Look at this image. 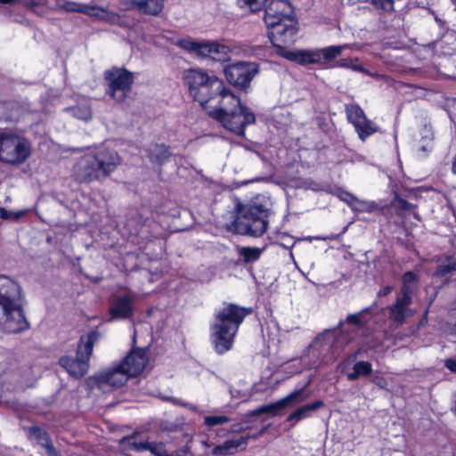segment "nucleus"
I'll list each match as a JSON object with an SVG mask.
<instances>
[{
    "label": "nucleus",
    "mask_w": 456,
    "mask_h": 456,
    "mask_svg": "<svg viewBox=\"0 0 456 456\" xmlns=\"http://www.w3.org/2000/svg\"><path fill=\"white\" fill-rule=\"evenodd\" d=\"M183 85L189 95L207 113L226 100L232 90L224 81L215 74L201 68H191L183 74Z\"/></svg>",
    "instance_id": "1"
},
{
    "label": "nucleus",
    "mask_w": 456,
    "mask_h": 456,
    "mask_svg": "<svg viewBox=\"0 0 456 456\" xmlns=\"http://www.w3.org/2000/svg\"><path fill=\"white\" fill-rule=\"evenodd\" d=\"M253 312L252 307L227 302L216 310L210 325V341L216 354H224L232 348L240 326Z\"/></svg>",
    "instance_id": "2"
},
{
    "label": "nucleus",
    "mask_w": 456,
    "mask_h": 456,
    "mask_svg": "<svg viewBox=\"0 0 456 456\" xmlns=\"http://www.w3.org/2000/svg\"><path fill=\"white\" fill-rule=\"evenodd\" d=\"M264 21L273 45L295 43L298 27L289 0H271L265 9Z\"/></svg>",
    "instance_id": "3"
},
{
    "label": "nucleus",
    "mask_w": 456,
    "mask_h": 456,
    "mask_svg": "<svg viewBox=\"0 0 456 456\" xmlns=\"http://www.w3.org/2000/svg\"><path fill=\"white\" fill-rule=\"evenodd\" d=\"M22 300L23 296L19 283L7 276L0 275V307L4 317V332L17 334L29 329Z\"/></svg>",
    "instance_id": "4"
},
{
    "label": "nucleus",
    "mask_w": 456,
    "mask_h": 456,
    "mask_svg": "<svg viewBox=\"0 0 456 456\" xmlns=\"http://www.w3.org/2000/svg\"><path fill=\"white\" fill-rule=\"evenodd\" d=\"M270 209L256 202L243 203L237 200L232 211V221L226 230L234 234L259 238L269 226Z\"/></svg>",
    "instance_id": "5"
},
{
    "label": "nucleus",
    "mask_w": 456,
    "mask_h": 456,
    "mask_svg": "<svg viewBox=\"0 0 456 456\" xmlns=\"http://www.w3.org/2000/svg\"><path fill=\"white\" fill-rule=\"evenodd\" d=\"M208 116L218 121L225 129L237 135H244L246 127L256 122L255 114L241 102L240 96L232 91L226 100L213 110H208Z\"/></svg>",
    "instance_id": "6"
},
{
    "label": "nucleus",
    "mask_w": 456,
    "mask_h": 456,
    "mask_svg": "<svg viewBox=\"0 0 456 456\" xmlns=\"http://www.w3.org/2000/svg\"><path fill=\"white\" fill-rule=\"evenodd\" d=\"M148 363V356L144 349H132L119 362L96 375L99 386L107 385L111 387L124 386L130 378L141 375Z\"/></svg>",
    "instance_id": "7"
},
{
    "label": "nucleus",
    "mask_w": 456,
    "mask_h": 456,
    "mask_svg": "<svg viewBox=\"0 0 456 456\" xmlns=\"http://www.w3.org/2000/svg\"><path fill=\"white\" fill-rule=\"evenodd\" d=\"M121 158L112 149L101 148L92 154L84 156L76 174L79 183H90L109 177L119 166Z\"/></svg>",
    "instance_id": "8"
},
{
    "label": "nucleus",
    "mask_w": 456,
    "mask_h": 456,
    "mask_svg": "<svg viewBox=\"0 0 456 456\" xmlns=\"http://www.w3.org/2000/svg\"><path fill=\"white\" fill-rule=\"evenodd\" d=\"M290 45L284 44L273 45V47L276 48V52L280 56L302 66L310 64L324 65L340 55L343 50V47L340 45H330L315 50H287V47Z\"/></svg>",
    "instance_id": "9"
},
{
    "label": "nucleus",
    "mask_w": 456,
    "mask_h": 456,
    "mask_svg": "<svg viewBox=\"0 0 456 456\" xmlns=\"http://www.w3.org/2000/svg\"><path fill=\"white\" fill-rule=\"evenodd\" d=\"M175 45L199 59H210L217 62H227L231 60L230 46L216 40L196 41L190 37L179 38Z\"/></svg>",
    "instance_id": "10"
},
{
    "label": "nucleus",
    "mask_w": 456,
    "mask_h": 456,
    "mask_svg": "<svg viewBox=\"0 0 456 456\" xmlns=\"http://www.w3.org/2000/svg\"><path fill=\"white\" fill-rule=\"evenodd\" d=\"M108 83L107 94L118 102H123L131 92L134 83V75L132 71L122 67H112L103 73Z\"/></svg>",
    "instance_id": "11"
},
{
    "label": "nucleus",
    "mask_w": 456,
    "mask_h": 456,
    "mask_svg": "<svg viewBox=\"0 0 456 456\" xmlns=\"http://www.w3.org/2000/svg\"><path fill=\"white\" fill-rule=\"evenodd\" d=\"M223 72L229 85L240 91L247 92L253 78L259 72V64L254 61H234L225 64Z\"/></svg>",
    "instance_id": "12"
},
{
    "label": "nucleus",
    "mask_w": 456,
    "mask_h": 456,
    "mask_svg": "<svg viewBox=\"0 0 456 456\" xmlns=\"http://www.w3.org/2000/svg\"><path fill=\"white\" fill-rule=\"evenodd\" d=\"M30 156V146L16 134H0V161L17 165Z\"/></svg>",
    "instance_id": "13"
},
{
    "label": "nucleus",
    "mask_w": 456,
    "mask_h": 456,
    "mask_svg": "<svg viewBox=\"0 0 456 456\" xmlns=\"http://www.w3.org/2000/svg\"><path fill=\"white\" fill-rule=\"evenodd\" d=\"M157 226L158 224L153 219L143 217L142 214L134 212L127 216L124 228L129 238L133 240L136 239V242L139 243L155 238L153 227Z\"/></svg>",
    "instance_id": "14"
},
{
    "label": "nucleus",
    "mask_w": 456,
    "mask_h": 456,
    "mask_svg": "<svg viewBox=\"0 0 456 456\" xmlns=\"http://www.w3.org/2000/svg\"><path fill=\"white\" fill-rule=\"evenodd\" d=\"M306 385L300 388L296 389L284 398L270 403L262 405L253 411L249 413V416H259L261 414H271L273 416H276L279 414V411L282 409H284L288 404L289 403H300L305 401V397L304 396V391Z\"/></svg>",
    "instance_id": "15"
},
{
    "label": "nucleus",
    "mask_w": 456,
    "mask_h": 456,
    "mask_svg": "<svg viewBox=\"0 0 456 456\" xmlns=\"http://www.w3.org/2000/svg\"><path fill=\"white\" fill-rule=\"evenodd\" d=\"M134 297L129 294L117 296L110 302L108 313L110 320H126L134 314Z\"/></svg>",
    "instance_id": "16"
},
{
    "label": "nucleus",
    "mask_w": 456,
    "mask_h": 456,
    "mask_svg": "<svg viewBox=\"0 0 456 456\" xmlns=\"http://www.w3.org/2000/svg\"><path fill=\"white\" fill-rule=\"evenodd\" d=\"M93 8L90 17L96 20L123 28H130L133 25V22L128 21L125 15L119 14L118 12L109 11L99 5H93Z\"/></svg>",
    "instance_id": "17"
},
{
    "label": "nucleus",
    "mask_w": 456,
    "mask_h": 456,
    "mask_svg": "<svg viewBox=\"0 0 456 456\" xmlns=\"http://www.w3.org/2000/svg\"><path fill=\"white\" fill-rule=\"evenodd\" d=\"M59 364L65 369L70 376L76 379L84 377L89 367V362L77 354L75 358L69 355L60 357Z\"/></svg>",
    "instance_id": "18"
},
{
    "label": "nucleus",
    "mask_w": 456,
    "mask_h": 456,
    "mask_svg": "<svg viewBox=\"0 0 456 456\" xmlns=\"http://www.w3.org/2000/svg\"><path fill=\"white\" fill-rule=\"evenodd\" d=\"M146 157L152 165L159 167L167 163L172 156L171 147L163 142H152L145 149Z\"/></svg>",
    "instance_id": "19"
},
{
    "label": "nucleus",
    "mask_w": 456,
    "mask_h": 456,
    "mask_svg": "<svg viewBox=\"0 0 456 456\" xmlns=\"http://www.w3.org/2000/svg\"><path fill=\"white\" fill-rule=\"evenodd\" d=\"M249 436H240L238 439H227L223 444L216 445L212 453L216 456H225V455H232L237 452L238 449L248 444V440Z\"/></svg>",
    "instance_id": "20"
},
{
    "label": "nucleus",
    "mask_w": 456,
    "mask_h": 456,
    "mask_svg": "<svg viewBox=\"0 0 456 456\" xmlns=\"http://www.w3.org/2000/svg\"><path fill=\"white\" fill-rule=\"evenodd\" d=\"M390 205L395 209L396 216L399 217L406 218L409 214L412 212L414 219L418 221L420 220L419 214L414 211L417 208V205L410 203L397 193L392 199Z\"/></svg>",
    "instance_id": "21"
},
{
    "label": "nucleus",
    "mask_w": 456,
    "mask_h": 456,
    "mask_svg": "<svg viewBox=\"0 0 456 456\" xmlns=\"http://www.w3.org/2000/svg\"><path fill=\"white\" fill-rule=\"evenodd\" d=\"M97 330H90L86 336H81L77 345V354L81 355L89 362L95 342L99 339Z\"/></svg>",
    "instance_id": "22"
},
{
    "label": "nucleus",
    "mask_w": 456,
    "mask_h": 456,
    "mask_svg": "<svg viewBox=\"0 0 456 456\" xmlns=\"http://www.w3.org/2000/svg\"><path fill=\"white\" fill-rule=\"evenodd\" d=\"M324 406V402L322 400H316L311 403L305 404L301 407H298L296 411L291 412L287 417V421L290 422L295 420V422H298L302 419L309 418L311 416V411H317Z\"/></svg>",
    "instance_id": "23"
},
{
    "label": "nucleus",
    "mask_w": 456,
    "mask_h": 456,
    "mask_svg": "<svg viewBox=\"0 0 456 456\" xmlns=\"http://www.w3.org/2000/svg\"><path fill=\"white\" fill-rule=\"evenodd\" d=\"M439 261L440 264L437 265L434 272L435 277L444 278L456 271V251L450 255L442 256Z\"/></svg>",
    "instance_id": "24"
},
{
    "label": "nucleus",
    "mask_w": 456,
    "mask_h": 456,
    "mask_svg": "<svg viewBox=\"0 0 456 456\" xmlns=\"http://www.w3.org/2000/svg\"><path fill=\"white\" fill-rule=\"evenodd\" d=\"M64 111L70 114L74 118L85 121L90 120L93 116L91 104L89 101L86 99L78 101L74 106L65 108Z\"/></svg>",
    "instance_id": "25"
},
{
    "label": "nucleus",
    "mask_w": 456,
    "mask_h": 456,
    "mask_svg": "<svg viewBox=\"0 0 456 456\" xmlns=\"http://www.w3.org/2000/svg\"><path fill=\"white\" fill-rule=\"evenodd\" d=\"M136 432L126 436L119 440V445L126 451L141 452L146 451L148 441H137Z\"/></svg>",
    "instance_id": "26"
},
{
    "label": "nucleus",
    "mask_w": 456,
    "mask_h": 456,
    "mask_svg": "<svg viewBox=\"0 0 456 456\" xmlns=\"http://www.w3.org/2000/svg\"><path fill=\"white\" fill-rule=\"evenodd\" d=\"M165 0H140L139 12L144 15L158 16L164 9Z\"/></svg>",
    "instance_id": "27"
},
{
    "label": "nucleus",
    "mask_w": 456,
    "mask_h": 456,
    "mask_svg": "<svg viewBox=\"0 0 456 456\" xmlns=\"http://www.w3.org/2000/svg\"><path fill=\"white\" fill-rule=\"evenodd\" d=\"M372 364L368 361H359L354 364L353 371L346 374L349 381H354L360 377H369L371 375Z\"/></svg>",
    "instance_id": "28"
},
{
    "label": "nucleus",
    "mask_w": 456,
    "mask_h": 456,
    "mask_svg": "<svg viewBox=\"0 0 456 456\" xmlns=\"http://www.w3.org/2000/svg\"><path fill=\"white\" fill-rule=\"evenodd\" d=\"M93 5L86 4H80L74 1L63 0L61 3L60 12H77L87 15L90 17L91 12L93 10Z\"/></svg>",
    "instance_id": "29"
},
{
    "label": "nucleus",
    "mask_w": 456,
    "mask_h": 456,
    "mask_svg": "<svg viewBox=\"0 0 456 456\" xmlns=\"http://www.w3.org/2000/svg\"><path fill=\"white\" fill-rule=\"evenodd\" d=\"M345 112L347 121L354 126L359 124L366 118L363 110L357 103H348L345 105Z\"/></svg>",
    "instance_id": "30"
},
{
    "label": "nucleus",
    "mask_w": 456,
    "mask_h": 456,
    "mask_svg": "<svg viewBox=\"0 0 456 456\" xmlns=\"http://www.w3.org/2000/svg\"><path fill=\"white\" fill-rule=\"evenodd\" d=\"M29 434L34 436L39 444L45 447L48 452L54 450L48 433L42 428L34 426L29 428Z\"/></svg>",
    "instance_id": "31"
},
{
    "label": "nucleus",
    "mask_w": 456,
    "mask_h": 456,
    "mask_svg": "<svg viewBox=\"0 0 456 456\" xmlns=\"http://www.w3.org/2000/svg\"><path fill=\"white\" fill-rule=\"evenodd\" d=\"M354 127L362 141H365L378 131V127L367 117Z\"/></svg>",
    "instance_id": "32"
},
{
    "label": "nucleus",
    "mask_w": 456,
    "mask_h": 456,
    "mask_svg": "<svg viewBox=\"0 0 456 456\" xmlns=\"http://www.w3.org/2000/svg\"><path fill=\"white\" fill-rule=\"evenodd\" d=\"M262 249L256 247H241L239 255L242 256L244 263L249 264L257 261L262 254Z\"/></svg>",
    "instance_id": "33"
},
{
    "label": "nucleus",
    "mask_w": 456,
    "mask_h": 456,
    "mask_svg": "<svg viewBox=\"0 0 456 456\" xmlns=\"http://www.w3.org/2000/svg\"><path fill=\"white\" fill-rule=\"evenodd\" d=\"M370 312V307H365L358 313H354V314L347 315V317L346 319V322L349 325L363 327L369 322V319L365 318L364 314H369Z\"/></svg>",
    "instance_id": "34"
},
{
    "label": "nucleus",
    "mask_w": 456,
    "mask_h": 456,
    "mask_svg": "<svg viewBox=\"0 0 456 456\" xmlns=\"http://www.w3.org/2000/svg\"><path fill=\"white\" fill-rule=\"evenodd\" d=\"M408 308L394 304L389 307L390 319L398 324H403L407 317Z\"/></svg>",
    "instance_id": "35"
},
{
    "label": "nucleus",
    "mask_w": 456,
    "mask_h": 456,
    "mask_svg": "<svg viewBox=\"0 0 456 456\" xmlns=\"http://www.w3.org/2000/svg\"><path fill=\"white\" fill-rule=\"evenodd\" d=\"M411 302L410 289L407 286H403L395 304L407 308Z\"/></svg>",
    "instance_id": "36"
},
{
    "label": "nucleus",
    "mask_w": 456,
    "mask_h": 456,
    "mask_svg": "<svg viewBox=\"0 0 456 456\" xmlns=\"http://www.w3.org/2000/svg\"><path fill=\"white\" fill-rule=\"evenodd\" d=\"M230 420V418L224 415L218 416H207L204 419V423L208 428H213L218 425H222L227 423Z\"/></svg>",
    "instance_id": "37"
},
{
    "label": "nucleus",
    "mask_w": 456,
    "mask_h": 456,
    "mask_svg": "<svg viewBox=\"0 0 456 456\" xmlns=\"http://www.w3.org/2000/svg\"><path fill=\"white\" fill-rule=\"evenodd\" d=\"M146 451H149L154 456H164L167 450L163 443L148 441Z\"/></svg>",
    "instance_id": "38"
},
{
    "label": "nucleus",
    "mask_w": 456,
    "mask_h": 456,
    "mask_svg": "<svg viewBox=\"0 0 456 456\" xmlns=\"http://www.w3.org/2000/svg\"><path fill=\"white\" fill-rule=\"evenodd\" d=\"M250 412L251 411H249L246 415L247 419H243L242 421H240L239 423H235V424L232 425V432L240 433V432H243V431H246V430L250 428V423L252 422V420L248 419V418L252 417V416H249Z\"/></svg>",
    "instance_id": "39"
},
{
    "label": "nucleus",
    "mask_w": 456,
    "mask_h": 456,
    "mask_svg": "<svg viewBox=\"0 0 456 456\" xmlns=\"http://www.w3.org/2000/svg\"><path fill=\"white\" fill-rule=\"evenodd\" d=\"M121 11H130L137 9L139 11L140 0H120Z\"/></svg>",
    "instance_id": "40"
},
{
    "label": "nucleus",
    "mask_w": 456,
    "mask_h": 456,
    "mask_svg": "<svg viewBox=\"0 0 456 456\" xmlns=\"http://www.w3.org/2000/svg\"><path fill=\"white\" fill-rule=\"evenodd\" d=\"M62 1L63 0H43V6L52 11L60 12V6Z\"/></svg>",
    "instance_id": "41"
},
{
    "label": "nucleus",
    "mask_w": 456,
    "mask_h": 456,
    "mask_svg": "<svg viewBox=\"0 0 456 456\" xmlns=\"http://www.w3.org/2000/svg\"><path fill=\"white\" fill-rule=\"evenodd\" d=\"M416 281H418V276L415 273L411 271H408L403 275V286H407V284L413 283Z\"/></svg>",
    "instance_id": "42"
},
{
    "label": "nucleus",
    "mask_w": 456,
    "mask_h": 456,
    "mask_svg": "<svg viewBox=\"0 0 456 456\" xmlns=\"http://www.w3.org/2000/svg\"><path fill=\"white\" fill-rule=\"evenodd\" d=\"M20 3H21L23 6L32 10L37 7H42L44 4L43 0H20Z\"/></svg>",
    "instance_id": "43"
},
{
    "label": "nucleus",
    "mask_w": 456,
    "mask_h": 456,
    "mask_svg": "<svg viewBox=\"0 0 456 456\" xmlns=\"http://www.w3.org/2000/svg\"><path fill=\"white\" fill-rule=\"evenodd\" d=\"M339 198L341 200L346 202L348 205H351L353 202L357 201V198L351 192L343 191H341Z\"/></svg>",
    "instance_id": "44"
},
{
    "label": "nucleus",
    "mask_w": 456,
    "mask_h": 456,
    "mask_svg": "<svg viewBox=\"0 0 456 456\" xmlns=\"http://www.w3.org/2000/svg\"><path fill=\"white\" fill-rule=\"evenodd\" d=\"M243 4L240 7L248 6L250 9L251 12H256L260 11V6H258L257 0H241Z\"/></svg>",
    "instance_id": "45"
},
{
    "label": "nucleus",
    "mask_w": 456,
    "mask_h": 456,
    "mask_svg": "<svg viewBox=\"0 0 456 456\" xmlns=\"http://www.w3.org/2000/svg\"><path fill=\"white\" fill-rule=\"evenodd\" d=\"M357 357V354H354L352 355H348L346 358H344L340 363L339 366L341 367L342 370L346 369Z\"/></svg>",
    "instance_id": "46"
},
{
    "label": "nucleus",
    "mask_w": 456,
    "mask_h": 456,
    "mask_svg": "<svg viewBox=\"0 0 456 456\" xmlns=\"http://www.w3.org/2000/svg\"><path fill=\"white\" fill-rule=\"evenodd\" d=\"M318 127L324 133H328L330 131V126L326 121V118L323 117H320L317 118Z\"/></svg>",
    "instance_id": "47"
},
{
    "label": "nucleus",
    "mask_w": 456,
    "mask_h": 456,
    "mask_svg": "<svg viewBox=\"0 0 456 456\" xmlns=\"http://www.w3.org/2000/svg\"><path fill=\"white\" fill-rule=\"evenodd\" d=\"M444 366L452 372H456V359H447L444 362Z\"/></svg>",
    "instance_id": "48"
},
{
    "label": "nucleus",
    "mask_w": 456,
    "mask_h": 456,
    "mask_svg": "<svg viewBox=\"0 0 456 456\" xmlns=\"http://www.w3.org/2000/svg\"><path fill=\"white\" fill-rule=\"evenodd\" d=\"M432 149H433V144L430 142H428L427 144H423V145L419 146V151H422L424 153H428L432 151Z\"/></svg>",
    "instance_id": "49"
},
{
    "label": "nucleus",
    "mask_w": 456,
    "mask_h": 456,
    "mask_svg": "<svg viewBox=\"0 0 456 456\" xmlns=\"http://www.w3.org/2000/svg\"><path fill=\"white\" fill-rule=\"evenodd\" d=\"M380 6L383 9H392L394 6L393 0H381Z\"/></svg>",
    "instance_id": "50"
},
{
    "label": "nucleus",
    "mask_w": 456,
    "mask_h": 456,
    "mask_svg": "<svg viewBox=\"0 0 456 456\" xmlns=\"http://www.w3.org/2000/svg\"><path fill=\"white\" fill-rule=\"evenodd\" d=\"M352 60L350 59H340L338 63L339 67H349Z\"/></svg>",
    "instance_id": "51"
},
{
    "label": "nucleus",
    "mask_w": 456,
    "mask_h": 456,
    "mask_svg": "<svg viewBox=\"0 0 456 456\" xmlns=\"http://www.w3.org/2000/svg\"><path fill=\"white\" fill-rule=\"evenodd\" d=\"M447 332L449 335L456 337V322L448 328Z\"/></svg>",
    "instance_id": "52"
},
{
    "label": "nucleus",
    "mask_w": 456,
    "mask_h": 456,
    "mask_svg": "<svg viewBox=\"0 0 456 456\" xmlns=\"http://www.w3.org/2000/svg\"><path fill=\"white\" fill-rule=\"evenodd\" d=\"M377 208H379V207L377 206V204H376V203H374V202H371V203H370V204L368 205V208H366V211L370 212V211L375 210V209H377Z\"/></svg>",
    "instance_id": "53"
},
{
    "label": "nucleus",
    "mask_w": 456,
    "mask_h": 456,
    "mask_svg": "<svg viewBox=\"0 0 456 456\" xmlns=\"http://www.w3.org/2000/svg\"><path fill=\"white\" fill-rule=\"evenodd\" d=\"M17 2H20V0H0V3L3 4H12Z\"/></svg>",
    "instance_id": "54"
},
{
    "label": "nucleus",
    "mask_w": 456,
    "mask_h": 456,
    "mask_svg": "<svg viewBox=\"0 0 456 456\" xmlns=\"http://www.w3.org/2000/svg\"><path fill=\"white\" fill-rule=\"evenodd\" d=\"M164 456H183V455L178 451L172 452V453H168L167 451H166Z\"/></svg>",
    "instance_id": "55"
},
{
    "label": "nucleus",
    "mask_w": 456,
    "mask_h": 456,
    "mask_svg": "<svg viewBox=\"0 0 456 456\" xmlns=\"http://www.w3.org/2000/svg\"><path fill=\"white\" fill-rule=\"evenodd\" d=\"M295 242H290V244L289 245H285V243H280L281 246H282L283 248H287V249H290L293 248Z\"/></svg>",
    "instance_id": "56"
},
{
    "label": "nucleus",
    "mask_w": 456,
    "mask_h": 456,
    "mask_svg": "<svg viewBox=\"0 0 456 456\" xmlns=\"http://www.w3.org/2000/svg\"><path fill=\"white\" fill-rule=\"evenodd\" d=\"M390 290H391V288H390V287H387V288H385V289H384V295H386V294L389 293V292H390Z\"/></svg>",
    "instance_id": "57"
},
{
    "label": "nucleus",
    "mask_w": 456,
    "mask_h": 456,
    "mask_svg": "<svg viewBox=\"0 0 456 456\" xmlns=\"http://www.w3.org/2000/svg\"><path fill=\"white\" fill-rule=\"evenodd\" d=\"M266 428H267V427L263 428L258 432V435H263V434L265 432Z\"/></svg>",
    "instance_id": "58"
},
{
    "label": "nucleus",
    "mask_w": 456,
    "mask_h": 456,
    "mask_svg": "<svg viewBox=\"0 0 456 456\" xmlns=\"http://www.w3.org/2000/svg\"><path fill=\"white\" fill-rule=\"evenodd\" d=\"M436 22H438V23H440V22H442V20H441V19H439L438 17H436Z\"/></svg>",
    "instance_id": "59"
},
{
    "label": "nucleus",
    "mask_w": 456,
    "mask_h": 456,
    "mask_svg": "<svg viewBox=\"0 0 456 456\" xmlns=\"http://www.w3.org/2000/svg\"><path fill=\"white\" fill-rule=\"evenodd\" d=\"M452 411H453V412L455 413V415H456V400H455V405H454V407H453V409H452Z\"/></svg>",
    "instance_id": "60"
}]
</instances>
